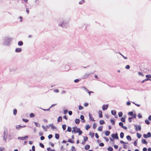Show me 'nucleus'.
Masks as SVG:
<instances>
[{
	"instance_id": "nucleus-1",
	"label": "nucleus",
	"mask_w": 151,
	"mask_h": 151,
	"mask_svg": "<svg viewBox=\"0 0 151 151\" xmlns=\"http://www.w3.org/2000/svg\"><path fill=\"white\" fill-rule=\"evenodd\" d=\"M72 132L75 134L78 133L79 135H80L82 133V132L79 128H77V127H73Z\"/></svg>"
},
{
	"instance_id": "nucleus-2",
	"label": "nucleus",
	"mask_w": 151,
	"mask_h": 151,
	"mask_svg": "<svg viewBox=\"0 0 151 151\" xmlns=\"http://www.w3.org/2000/svg\"><path fill=\"white\" fill-rule=\"evenodd\" d=\"M128 114L130 116H132L134 119L136 118L137 116L136 114L135 113L134 114L133 111L129 112L128 113Z\"/></svg>"
},
{
	"instance_id": "nucleus-3",
	"label": "nucleus",
	"mask_w": 151,
	"mask_h": 151,
	"mask_svg": "<svg viewBox=\"0 0 151 151\" xmlns=\"http://www.w3.org/2000/svg\"><path fill=\"white\" fill-rule=\"evenodd\" d=\"M134 127H135V130L137 131L138 130L140 131L141 130V126L140 125H137L135 124L134 125Z\"/></svg>"
},
{
	"instance_id": "nucleus-4",
	"label": "nucleus",
	"mask_w": 151,
	"mask_h": 151,
	"mask_svg": "<svg viewBox=\"0 0 151 151\" xmlns=\"http://www.w3.org/2000/svg\"><path fill=\"white\" fill-rule=\"evenodd\" d=\"M28 137L27 136H26L24 137H18V139L20 140H24L27 139Z\"/></svg>"
},
{
	"instance_id": "nucleus-5",
	"label": "nucleus",
	"mask_w": 151,
	"mask_h": 151,
	"mask_svg": "<svg viewBox=\"0 0 151 151\" xmlns=\"http://www.w3.org/2000/svg\"><path fill=\"white\" fill-rule=\"evenodd\" d=\"M119 137L118 136V134L117 132L115 134H114V139H118Z\"/></svg>"
},
{
	"instance_id": "nucleus-6",
	"label": "nucleus",
	"mask_w": 151,
	"mask_h": 151,
	"mask_svg": "<svg viewBox=\"0 0 151 151\" xmlns=\"http://www.w3.org/2000/svg\"><path fill=\"white\" fill-rule=\"evenodd\" d=\"M145 77L149 81H151V79H150V78H151V75L150 74L147 75L145 76Z\"/></svg>"
},
{
	"instance_id": "nucleus-7",
	"label": "nucleus",
	"mask_w": 151,
	"mask_h": 151,
	"mask_svg": "<svg viewBox=\"0 0 151 151\" xmlns=\"http://www.w3.org/2000/svg\"><path fill=\"white\" fill-rule=\"evenodd\" d=\"M142 144H147L148 143L144 139H142Z\"/></svg>"
},
{
	"instance_id": "nucleus-8",
	"label": "nucleus",
	"mask_w": 151,
	"mask_h": 151,
	"mask_svg": "<svg viewBox=\"0 0 151 151\" xmlns=\"http://www.w3.org/2000/svg\"><path fill=\"white\" fill-rule=\"evenodd\" d=\"M89 74H85L82 76V79H84L88 78L89 76Z\"/></svg>"
},
{
	"instance_id": "nucleus-9",
	"label": "nucleus",
	"mask_w": 151,
	"mask_h": 151,
	"mask_svg": "<svg viewBox=\"0 0 151 151\" xmlns=\"http://www.w3.org/2000/svg\"><path fill=\"white\" fill-rule=\"evenodd\" d=\"M99 116L100 118H101L102 117V111L101 110H99Z\"/></svg>"
},
{
	"instance_id": "nucleus-10",
	"label": "nucleus",
	"mask_w": 151,
	"mask_h": 151,
	"mask_svg": "<svg viewBox=\"0 0 151 151\" xmlns=\"http://www.w3.org/2000/svg\"><path fill=\"white\" fill-rule=\"evenodd\" d=\"M84 116L83 115H81L80 116L81 119L83 120L82 122H85V120L84 119Z\"/></svg>"
},
{
	"instance_id": "nucleus-11",
	"label": "nucleus",
	"mask_w": 151,
	"mask_h": 151,
	"mask_svg": "<svg viewBox=\"0 0 151 151\" xmlns=\"http://www.w3.org/2000/svg\"><path fill=\"white\" fill-rule=\"evenodd\" d=\"M108 105H103V106L102 109L103 110H106L108 108Z\"/></svg>"
},
{
	"instance_id": "nucleus-12",
	"label": "nucleus",
	"mask_w": 151,
	"mask_h": 151,
	"mask_svg": "<svg viewBox=\"0 0 151 151\" xmlns=\"http://www.w3.org/2000/svg\"><path fill=\"white\" fill-rule=\"evenodd\" d=\"M22 49L21 48H18L15 49V51L16 52H20L21 51Z\"/></svg>"
},
{
	"instance_id": "nucleus-13",
	"label": "nucleus",
	"mask_w": 151,
	"mask_h": 151,
	"mask_svg": "<svg viewBox=\"0 0 151 151\" xmlns=\"http://www.w3.org/2000/svg\"><path fill=\"white\" fill-rule=\"evenodd\" d=\"M89 116L90 120L91 121H95V120L92 117L91 115L90 114H89Z\"/></svg>"
},
{
	"instance_id": "nucleus-14",
	"label": "nucleus",
	"mask_w": 151,
	"mask_h": 151,
	"mask_svg": "<svg viewBox=\"0 0 151 151\" xmlns=\"http://www.w3.org/2000/svg\"><path fill=\"white\" fill-rule=\"evenodd\" d=\"M16 128L17 129L19 130L21 128H22V126L20 125H17L16 126Z\"/></svg>"
},
{
	"instance_id": "nucleus-15",
	"label": "nucleus",
	"mask_w": 151,
	"mask_h": 151,
	"mask_svg": "<svg viewBox=\"0 0 151 151\" xmlns=\"http://www.w3.org/2000/svg\"><path fill=\"white\" fill-rule=\"evenodd\" d=\"M124 133L122 132L120 133V136L121 138H123L124 137Z\"/></svg>"
},
{
	"instance_id": "nucleus-16",
	"label": "nucleus",
	"mask_w": 151,
	"mask_h": 151,
	"mask_svg": "<svg viewBox=\"0 0 151 151\" xmlns=\"http://www.w3.org/2000/svg\"><path fill=\"white\" fill-rule=\"evenodd\" d=\"M127 139L129 141H131L132 140V138L130 136L127 135L126 136Z\"/></svg>"
},
{
	"instance_id": "nucleus-17",
	"label": "nucleus",
	"mask_w": 151,
	"mask_h": 151,
	"mask_svg": "<svg viewBox=\"0 0 151 151\" xmlns=\"http://www.w3.org/2000/svg\"><path fill=\"white\" fill-rule=\"evenodd\" d=\"M57 120L58 122H61L62 121V117L61 116H59Z\"/></svg>"
},
{
	"instance_id": "nucleus-18",
	"label": "nucleus",
	"mask_w": 151,
	"mask_h": 151,
	"mask_svg": "<svg viewBox=\"0 0 151 151\" xmlns=\"http://www.w3.org/2000/svg\"><path fill=\"white\" fill-rule=\"evenodd\" d=\"M123 113L122 111H120L118 113V116L119 117H122V116H123Z\"/></svg>"
},
{
	"instance_id": "nucleus-19",
	"label": "nucleus",
	"mask_w": 151,
	"mask_h": 151,
	"mask_svg": "<svg viewBox=\"0 0 151 151\" xmlns=\"http://www.w3.org/2000/svg\"><path fill=\"white\" fill-rule=\"evenodd\" d=\"M55 138L56 139H58L60 137V136L59 134H55Z\"/></svg>"
},
{
	"instance_id": "nucleus-20",
	"label": "nucleus",
	"mask_w": 151,
	"mask_h": 151,
	"mask_svg": "<svg viewBox=\"0 0 151 151\" xmlns=\"http://www.w3.org/2000/svg\"><path fill=\"white\" fill-rule=\"evenodd\" d=\"M75 122L76 123L78 124L80 123V120L78 119H75Z\"/></svg>"
},
{
	"instance_id": "nucleus-21",
	"label": "nucleus",
	"mask_w": 151,
	"mask_h": 151,
	"mask_svg": "<svg viewBox=\"0 0 151 151\" xmlns=\"http://www.w3.org/2000/svg\"><path fill=\"white\" fill-rule=\"evenodd\" d=\"M91 127L88 124H86V126L85 129L86 130H88Z\"/></svg>"
},
{
	"instance_id": "nucleus-22",
	"label": "nucleus",
	"mask_w": 151,
	"mask_h": 151,
	"mask_svg": "<svg viewBox=\"0 0 151 151\" xmlns=\"http://www.w3.org/2000/svg\"><path fill=\"white\" fill-rule=\"evenodd\" d=\"M121 121L122 122H125V118L123 117H122L120 119Z\"/></svg>"
},
{
	"instance_id": "nucleus-23",
	"label": "nucleus",
	"mask_w": 151,
	"mask_h": 151,
	"mask_svg": "<svg viewBox=\"0 0 151 151\" xmlns=\"http://www.w3.org/2000/svg\"><path fill=\"white\" fill-rule=\"evenodd\" d=\"M90 148V145H87L85 146V148L86 150H88Z\"/></svg>"
},
{
	"instance_id": "nucleus-24",
	"label": "nucleus",
	"mask_w": 151,
	"mask_h": 151,
	"mask_svg": "<svg viewBox=\"0 0 151 151\" xmlns=\"http://www.w3.org/2000/svg\"><path fill=\"white\" fill-rule=\"evenodd\" d=\"M134 119L132 117H129L128 118V121H129V123H130L132 121V119Z\"/></svg>"
},
{
	"instance_id": "nucleus-25",
	"label": "nucleus",
	"mask_w": 151,
	"mask_h": 151,
	"mask_svg": "<svg viewBox=\"0 0 151 151\" xmlns=\"http://www.w3.org/2000/svg\"><path fill=\"white\" fill-rule=\"evenodd\" d=\"M120 143L121 144H128V143L127 142H125L123 141L122 140H121L120 141Z\"/></svg>"
},
{
	"instance_id": "nucleus-26",
	"label": "nucleus",
	"mask_w": 151,
	"mask_h": 151,
	"mask_svg": "<svg viewBox=\"0 0 151 151\" xmlns=\"http://www.w3.org/2000/svg\"><path fill=\"white\" fill-rule=\"evenodd\" d=\"M147 138L150 137H151V133L150 132H148L147 134Z\"/></svg>"
},
{
	"instance_id": "nucleus-27",
	"label": "nucleus",
	"mask_w": 151,
	"mask_h": 151,
	"mask_svg": "<svg viewBox=\"0 0 151 151\" xmlns=\"http://www.w3.org/2000/svg\"><path fill=\"white\" fill-rule=\"evenodd\" d=\"M110 134V132L109 131H106L105 132V134L106 136H108Z\"/></svg>"
},
{
	"instance_id": "nucleus-28",
	"label": "nucleus",
	"mask_w": 151,
	"mask_h": 151,
	"mask_svg": "<svg viewBox=\"0 0 151 151\" xmlns=\"http://www.w3.org/2000/svg\"><path fill=\"white\" fill-rule=\"evenodd\" d=\"M17 113V110L16 109H14L13 110V114L14 115H16Z\"/></svg>"
},
{
	"instance_id": "nucleus-29",
	"label": "nucleus",
	"mask_w": 151,
	"mask_h": 151,
	"mask_svg": "<svg viewBox=\"0 0 151 151\" xmlns=\"http://www.w3.org/2000/svg\"><path fill=\"white\" fill-rule=\"evenodd\" d=\"M68 142L72 143H74V141L73 140H72L71 139H68Z\"/></svg>"
},
{
	"instance_id": "nucleus-30",
	"label": "nucleus",
	"mask_w": 151,
	"mask_h": 151,
	"mask_svg": "<svg viewBox=\"0 0 151 151\" xmlns=\"http://www.w3.org/2000/svg\"><path fill=\"white\" fill-rule=\"evenodd\" d=\"M18 45L19 46H22L23 45V42L22 41H20L18 42Z\"/></svg>"
},
{
	"instance_id": "nucleus-31",
	"label": "nucleus",
	"mask_w": 151,
	"mask_h": 151,
	"mask_svg": "<svg viewBox=\"0 0 151 151\" xmlns=\"http://www.w3.org/2000/svg\"><path fill=\"white\" fill-rule=\"evenodd\" d=\"M103 129V127L100 126L98 127V130L99 131H102Z\"/></svg>"
},
{
	"instance_id": "nucleus-32",
	"label": "nucleus",
	"mask_w": 151,
	"mask_h": 151,
	"mask_svg": "<svg viewBox=\"0 0 151 151\" xmlns=\"http://www.w3.org/2000/svg\"><path fill=\"white\" fill-rule=\"evenodd\" d=\"M99 123L101 124H103L104 123V121L103 120H101L99 122Z\"/></svg>"
},
{
	"instance_id": "nucleus-33",
	"label": "nucleus",
	"mask_w": 151,
	"mask_h": 151,
	"mask_svg": "<svg viewBox=\"0 0 151 151\" xmlns=\"http://www.w3.org/2000/svg\"><path fill=\"white\" fill-rule=\"evenodd\" d=\"M137 137L138 138H141V135L140 134H139L138 133H137Z\"/></svg>"
},
{
	"instance_id": "nucleus-34",
	"label": "nucleus",
	"mask_w": 151,
	"mask_h": 151,
	"mask_svg": "<svg viewBox=\"0 0 151 151\" xmlns=\"http://www.w3.org/2000/svg\"><path fill=\"white\" fill-rule=\"evenodd\" d=\"M83 139L84 141L85 142L87 141L88 140V138L86 136L83 137Z\"/></svg>"
},
{
	"instance_id": "nucleus-35",
	"label": "nucleus",
	"mask_w": 151,
	"mask_h": 151,
	"mask_svg": "<svg viewBox=\"0 0 151 151\" xmlns=\"http://www.w3.org/2000/svg\"><path fill=\"white\" fill-rule=\"evenodd\" d=\"M71 150L72 151H76V150L74 146H72L71 147Z\"/></svg>"
},
{
	"instance_id": "nucleus-36",
	"label": "nucleus",
	"mask_w": 151,
	"mask_h": 151,
	"mask_svg": "<svg viewBox=\"0 0 151 151\" xmlns=\"http://www.w3.org/2000/svg\"><path fill=\"white\" fill-rule=\"evenodd\" d=\"M145 123L146 124H147V125H149L150 124V122L147 119H146L145 120Z\"/></svg>"
},
{
	"instance_id": "nucleus-37",
	"label": "nucleus",
	"mask_w": 151,
	"mask_h": 151,
	"mask_svg": "<svg viewBox=\"0 0 151 151\" xmlns=\"http://www.w3.org/2000/svg\"><path fill=\"white\" fill-rule=\"evenodd\" d=\"M66 126L65 124H63L62 125V128L63 130H65L66 129Z\"/></svg>"
},
{
	"instance_id": "nucleus-38",
	"label": "nucleus",
	"mask_w": 151,
	"mask_h": 151,
	"mask_svg": "<svg viewBox=\"0 0 151 151\" xmlns=\"http://www.w3.org/2000/svg\"><path fill=\"white\" fill-rule=\"evenodd\" d=\"M119 125L121 127H122L123 126V124L122 122H120L119 123Z\"/></svg>"
},
{
	"instance_id": "nucleus-39",
	"label": "nucleus",
	"mask_w": 151,
	"mask_h": 151,
	"mask_svg": "<svg viewBox=\"0 0 151 151\" xmlns=\"http://www.w3.org/2000/svg\"><path fill=\"white\" fill-rule=\"evenodd\" d=\"M119 53L123 57V58L125 59H127V57H125L123 55H122L121 53L119 52Z\"/></svg>"
},
{
	"instance_id": "nucleus-40",
	"label": "nucleus",
	"mask_w": 151,
	"mask_h": 151,
	"mask_svg": "<svg viewBox=\"0 0 151 151\" xmlns=\"http://www.w3.org/2000/svg\"><path fill=\"white\" fill-rule=\"evenodd\" d=\"M71 131V128L70 127H68L67 131L68 132H70Z\"/></svg>"
},
{
	"instance_id": "nucleus-41",
	"label": "nucleus",
	"mask_w": 151,
	"mask_h": 151,
	"mask_svg": "<svg viewBox=\"0 0 151 151\" xmlns=\"http://www.w3.org/2000/svg\"><path fill=\"white\" fill-rule=\"evenodd\" d=\"M138 74L140 76H144V74H143L142 73L140 72H138Z\"/></svg>"
},
{
	"instance_id": "nucleus-42",
	"label": "nucleus",
	"mask_w": 151,
	"mask_h": 151,
	"mask_svg": "<svg viewBox=\"0 0 151 151\" xmlns=\"http://www.w3.org/2000/svg\"><path fill=\"white\" fill-rule=\"evenodd\" d=\"M47 150L48 151H55V150H54L51 149L50 147L47 148Z\"/></svg>"
},
{
	"instance_id": "nucleus-43",
	"label": "nucleus",
	"mask_w": 151,
	"mask_h": 151,
	"mask_svg": "<svg viewBox=\"0 0 151 151\" xmlns=\"http://www.w3.org/2000/svg\"><path fill=\"white\" fill-rule=\"evenodd\" d=\"M107 150L109 151H112L113 150V148L112 147H109L108 148Z\"/></svg>"
},
{
	"instance_id": "nucleus-44",
	"label": "nucleus",
	"mask_w": 151,
	"mask_h": 151,
	"mask_svg": "<svg viewBox=\"0 0 151 151\" xmlns=\"http://www.w3.org/2000/svg\"><path fill=\"white\" fill-rule=\"evenodd\" d=\"M35 116L34 114L33 113H31L30 114V117H33Z\"/></svg>"
},
{
	"instance_id": "nucleus-45",
	"label": "nucleus",
	"mask_w": 151,
	"mask_h": 151,
	"mask_svg": "<svg viewBox=\"0 0 151 151\" xmlns=\"http://www.w3.org/2000/svg\"><path fill=\"white\" fill-rule=\"evenodd\" d=\"M130 68V66L129 65H127L125 67V68L127 69H129Z\"/></svg>"
},
{
	"instance_id": "nucleus-46",
	"label": "nucleus",
	"mask_w": 151,
	"mask_h": 151,
	"mask_svg": "<svg viewBox=\"0 0 151 151\" xmlns=\"http://www.w3.org/2000/svg\"><path fill=\"white\" fill-rule=\"evenodd\" d=\"M137 116L139 118H142V116L140 113L138 114Z\"/></svg>"
},
{
	"instance_id": "nucleus-47",
	"label": "nucleus",
	"mask_w": 151,
	"mask_h": 151,
	"mask_svg": "<svg viewBox=\"0 0 151 151\" xmlns=\"http://www.w3.org/2000/svg\"><path fill=\"white\" fill-rule=\"evenodd\" d=\"M85 2L84 0H82L81 1H80L79 2V4H83Z\"/></svg>"
},
{
	"instance_id": "nucleus-48",
	"label": "nucleus",
	"mask_w": 151,
	"mask_h": 151,
	"mask_svg": "<svg viewBox=\"0 0 151 151\" xmlns=\"http://www.w3.org/2000/svg\"><path fill=\"white\" fill-rule=\"evenodd\" d=\"M90 135L92 137H93L94 136V133H90Z\"/></svg>"
},
{
	"instance_id": "nucleus-49",
	"label": "nucleus",
	"mask_w": 151,
	"mask_h": 151,
	"mask_svg": "<svg viewBox=\"0 0 151 151\" xmlns=\"http://www.w3.org/2000/svg\"><path fill=\"white\" fill-rule=\"evenodd\" d=\"M22 120L24 122H27L29 121V120L27 119H23Z\"/></svg>"
},
{
	"instance_id": "nucleus-50",
	"label": "nucleus",
	"mask_w": 151,
	"mask_h": 151,
	"mask_svg": "<svg viewBox=\"0 0 151 151\" xmlns=\"http://www.w3.org/2000/svg\"><path fill=\"white\" fill-rule=\"evenodd\" d=\"M93 128L94 129L96 128V123H94L93 125Z\"/></svg>"
},
{
	"instance_id": "nucleus-51",
	"label": "nucleus",
	"mask_w": 151,
	"mask_h": 151,
	"mask_svg": "<svg viewBox=\"0 0 151 151\" xmlns=\"http://www.w3.org/2000/svg\"><path fill=\"white\" fill-rule=\"evenodd\" d=\"M83 109V106H79L78 109L80 110H82Z\"/></svg>"
},
{
	"instance_id": "nucleus-52",
	"label": "nucleus",
	"mask_w": 151,
	"mask_h": 151,
	"mask_svg": "<svg viewBox=\"0 0 151 151\" xmlns=\"http://www.w3.org/2000/svg\"><path fill=\"white\" fill-rule=\"evenodd\" d=\"M137 140H136L134 142V146H136L137 145Z\"/></svg>"
},
{
	"instance_id": "nucleus-53",
	"label": "nucleus",
	"mask_w": 151,
	"mask_h": 151,
	"mask_svg": "<svg viewBox=\"0 0 151 151\" xmlns=\"http://www.w3.org/2000/svg\"><path fill=\"white\" fill-rule=\"evenodd\" d=\"M40 147H41L42 148H44V145L42 143H40Z\"/></svg>"
},
{
	"instance_id": "nucleus-54",
	"label": "nucleus",
	"mask_w": 151,
	"mask_h": 151,
	"mask_svg": "<svg viewBox=\"0 0 151 151\" xmlns=\"http://www.w3.org/2000/svg\"><path fill=\"white\" fill-rule=\"evenodd\" d=\"M52 134H49L48 136V138L49 139H50L52 138Z\"/></svg>"
},
{
	"instance_id": "nucleus-55",
	"label": "nucleus",
	"mask_w": 151,
	"mask_h": 151,
	"mask_svg": "<svg viewBox=\"0 0 151 151\" xmlns=\"http://www.w3.org/2000/svg\"><path fill=\"white\" fill-rule=\"evenodd\" d=\"M131 105V103L129 101H128L127 102V105L129 106Z\"/></svg>"
},
{
	"instance_id": "nucleus-56",
	"label": "nucleus",
	"mask_w": 151,
	"mask_h": 151,
	"mask_svg": "<svg viewBox=\"0 0 151 151\" xmlns=\"http://www.w3.org/2000/svg\"><path fill=\"white\" fill-rule=\"evenodd\" d=\"M114 147L116 149L118 148V146L117 145H114Z\"/></svg>"
},
{
	"instance_id": "nucleus-57",
	"label": "nucleus",
	"mask_w": 151,
	"mask_h": 151,
	"mask_svg": "<svg viewBox=\"0 0 151 151\" xmlns=\"http://www.w3.org/2000/svg\"><path fill=\"white\" fill-rule=\"evenodd\" d=\"M122 128H123L125 130H127V127L125 126H124V125Z\"/></svg>"
},
{
	"instance_id": "nucleus-58",
	"label": "nucleus",
	"mask_w": 151,
	"mask_h": 151,
	"mask_svg": "<svg viewBox=\"0 0 151 151\" xmlns=\"http://www.w3.org/2000/svg\"><path fill=\"white\" fill-rule=\"evenodd\" d=\"M95 136L97 138H99V136L97 133H96L95 134Z\"/></svg>"
},
{
	"instance_id": "nucleus-59",
	"label": "nucleus",
	"mask_w": 151,
	"mask_h": 151,
	"mask_svg": "<svg viewBox=\"0 0 151 151\" xmlns=\"http://www.w3.org/2000/svg\"><path fill=\"white\" fill-rule=\"evenodd\" d=\"M35 146H32V149L33 151H35Z\"/></svg>"
},
{
	"instance_id": "nucleus-60",
	"label": "nucleus",
	"mask_w": 151,
	"mask_h": 151,
	"mask_svg": "<svg viewBox=\"0 0 151 151\" xmlns=\"http://www.w3.org/2000/svg\"><path fill=\"white\" fill-rule=\"evenodd\" d=\"M143 136L144 138H148L147 137V134H143Z\"/></svg>"
},
{
	"instance_id": "nucleus-61",
	"label": "nucleus",
	"mask_w": 151,
	"mask_h": 151,
	"mask_svg": "<svg viewBox=\"0 0 151 151\" xmlns=\"http://www.w3.org/2000/svg\"><path fill=\"white\" fill-rule=\"evenodd\" d=\"M104 144L103 143H101L99 144V146L101 147H103L104 146Z\"/></svg>"
},
{
	"instance_id": "nucleus-62",
	"label": "nucleus",
	"mask_w": 151,
	"mask_h": 151,
	"mask_svg": "<svg viewBox=\"0 0 151 151\" xmlns=\"http://www.w3.org/2000/svg\"><path fill=\"white\" fill-rule=\"evenodd\" d=\"M142 150L143 151H147V148L145 147H144L143 148V149H142Z\"/></svg>"
},
{
	"instance_id": "nucleus-63",
	"label": "nucleus",
	"mask_w": 151,
	"mask_h": 151,
	"mask_svg": "<svg viewBox=\"0 0 151 151\" xmlns=\"http://www.w3.org/2000/svg\"><path fill=\"white\" fill-rule=\"evenodd\" d=\"M54 91L55 92H58L59 91V90L58 89H55L54 90Z\"/></svg>"
},
{
	"instance_id": "nucleus-64",
	"label": "nucleus",
	"mask_w": 151,
	"mask_h": 151,
	"mask_svg": "<svg viewBox=\"0 0 151 151\" xmlns=\"http://www.w3.org/2000/svg\"><path fill=\"white\" fill-rule=\"evenodd\" d=\"M148 119L150 121H151V115H150L148 117Z\"/></svg>"
}]
</instances>
